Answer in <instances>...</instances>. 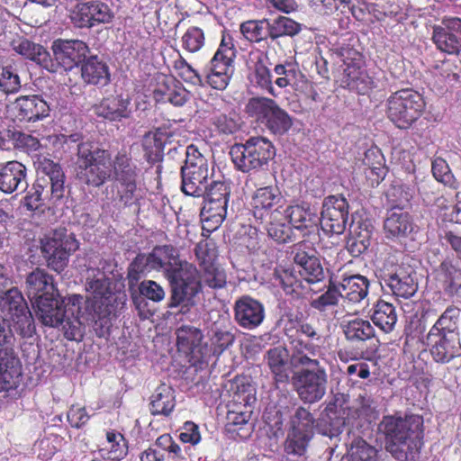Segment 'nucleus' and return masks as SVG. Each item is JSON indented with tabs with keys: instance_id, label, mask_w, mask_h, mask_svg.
I'll return each instance as SVG.
<instances>
[{
	"instance_id": "1",
	"label": "nucleus",
	"mask_w": 461,
	"mask_h": 461,
	"mask_svg": "<svg viewBox=\"0 0 461 461\" xmlns=\"http://www.w3.org/2000/svg\"><path fill=\"white\" fill-rule=\"evenodd\" d=\"M31 299L36 314L43 325L51 328H58L66 321V312H69L77 319L86 318L97 322L102 321L103 326L108 324L111 316H115L117 312L123 307L125 296L122 295L120 291L104 290L98 306H94L93 303L85 300L79 294H73L69 297L61 295L59 290H33Z\"/></svg>"
},
{
	"instance_id": "2",
	"label": "nucleus",
	"mask_w": 461,
	"mask_h": 461,
	"mask_svg": "<svg viewBox=\"0 0 461 461\" xmlns=\"http://www.w3.org/2000/svg\"><path fill=\"white\" fill-rule=\"evenodd\" d=\"M422 418L409 415L404 419L384 417L380 430L386 436V449L398 460L412 458L422 445Z\"/></svg>"
},
{
	"instance_id": "3",
	"label": "nucleus",
	"mask_w": 461,
	"mask_h": 461,
	"mask_svg": "<svg viewBox=\"0 0 461 461\" xmlns=\"http://www.w3.org/2000/svg\"><path fill=\"white\" fill-rule=\"evenodd\" d=\"M110 164L115 188L113 201L119 207L132 209L139 213L145 196L143 189L138 186L140 168L131 152L124 149L114 155Z\"/></svg>"
},
{
	"instance_id": "4",
	"label": "nucleus",
	"mask_w": 461,
	"mask_h": 461,
	"mask_svg": "<svg viewBox=\"0 0 461 461\" xmlns=\"http://www.w3.org/2000/svg\"><path fill=\"white\" fill-rule=\"evenodd\" d=\"M77 177L91 187H101L111 177V154L92 141L77 145Z\"/></svg>"
},
{
	"instance_id": "5",
	"label": "nucleus",
	"mask_w": 461,
	"mask_h": 461,
	"mask_svg": "<svg viewBox=\"0 0 461 461\" xmlns=\"http://www.w3.org/2000/svg\"><path fill=\"white\" fill-rule=\"evenodd\" d=\"M425 106V101L419 92L403 88L393 92L388 97L386 114L397 128L408 130L422 115Z\"/></svg>"
},
{
	"instance_id": "6",
	"label": "nucleus",
	"mask_w": 461,
	"mask_h": 461,
	"mask_svg": "<svg viewBox=\"0 0 461 461\" xmlns=\"http://www.w3.org/2000/svg\"><path fill=\"white\" fill-rule=\"evenodd\" d=\"M275 155L273 143L264 137H250L244 143H235L230 149L232 163L243 173L263 168Z\"/></svg>"
},
{
	"instance_id": "7",
	"label": "nucleus",
	"mask_w": 461,
	"mask_h": 461,
	"mask_svg": "<svg viewBox=\"0 0 461 461\" xmlns=\"http://www.w3.org/2000/svg\"><path fill=\"white\" fill-rule=\"evenodd\" d=\"M427 340L430 346V354L436 362L447 363L461 356L456 323L447 313H444L430 329Z\"/></svg>"
},
{
	"instance_id": "8",
	"label": "nucleus",
	"mask_w": 461,
	"mask_h": 461,
	"mask_svg": "<svg viewBox=\"0 0 461 461\" xmlns=\"http://www.w3.org/2000/svg\"><path fill=\"white\" fill-rule=\"evenodd\" d=\"M245 111L250 117L276 135H284L293 125V120L288 113L269 97L250 98L246 104Z\"/></svg>"
},
{
	"instance_id": "9",
	"label": "nucleus",
	"mask_w": 461,
	"mask_h": 461,
	"mask_svg": "<svg viewBox=\"0 0 461 461\" xmlns=\"http://www.w3.org/2000/svg\"><path fill=\"white\" fill-rule=\"evenodd\" d=\"M79 243L66 228H58L41 240V250L48 266L57 272L62 271L69 257L78 249Z\"/></svg>"
},
{
	"instance_id": "10",
	"label": "nucleus",
	"mask_w": 461,
	"mask_h": 461,
	"mask_svg": "<svg viewBox=\"0 0 461 461\" xmlns=\"http://www.w3.org/2000/svg\"><path fill=\"white\" fill-rule=\"evenodd\" d=\"M230 187L224 181H212L204 193L201 211L203 230L212 232L217 230L227 215Z\"/></svg>"
},
{
	"instance_id": "11",
	"label": "nucleus",
	"mask_w": 461,
	"mask_h": 461,
	"mask_svg": "<svg viewBox=\"0 0 461 461\" xmlns=\"http://www.w3.org/2000/svg\"><path fill=\"white\" fill-rule=\"evenodd\" d=\"M236 50L230 36L223 35L220 46L212 58L206 73V83L213 89L224 90L234 73Z\"/></svg>"
},
{
	"instance_id": "12",
	"label": "nucleus",
	"mask_w": 461,
	"mask_h": 461,
	"mask_svg": "<svg viewBox=\"0 0 461 461\" xmlns=\"http://www.w3.org/2000/svg\"><path fill=\"white\" fill-rule=\"evenodd\" d=\"M343 71L339 77L340 86L359 95L367 94L374 86V81L365 69L363 55L354 49L341 51Z\"/></svg>"
},
{
	"instance_id": "13",
	"label": "nucleus",
	"mask_w": 461,
	"mask_h": 461,
	"mask_svg": "<svg viewBox=\"0 0 461 461\" xmlns=\"http://www.w3.org/2000/svg\"><path fill=\"white\" fill-rule=\"evenodd\" d=\"M0 309L9 317L11 326L16 332L23 337L32 335L33 318L19 290H6L4 294L1 293Z\"/></svg>"
},
{
	"instance_id": "14",
	"label": "nucleus",
	"mask_w": 461,
	"mask_h": 461,
	"mask_svg": "<svg viewBox=\"0 0 461 461\" xmlns=\"http://www.w3.org/2000/svg\"><path fill=\"white\" fill-rule=\"evenodd\" d=\"M71 23L78 29H92L113 22L112 7L102 0L79 1L69 11Z\"/></svg>"
},
{
	"instance_id": "15",
	"label": "nucleus",
	"mask_w": 461,
	"mask_h": 461,
	"mask_svg": "<svg viewBox=\"0 0 461 461\" xmlns=\"http://www.w3.org/2000/svg\"><path fill=\"white\" fill-rule=\"evenodd\" d=\"M283 202V195L276 185L257 187L249 203L251 215L259 224L276 220V213L282 212Z\"/></svg>"
},
{
	"instance_id": "16",
	"label": "nucleus",
	"mask_w": 461,
	"mask_h": 461,
	"mask_svg": "<svg viewBox=\"0 0 461 461\" xmlns=\"http://www.w3.org/2000/svg\"><path fill=\"white\" fill-rule=\"evenodd\" d=\"M252 387L243 386L242 393L237 392L234 395L236 403L230 406L226 416V430L232 436L246 438L251 429L249 420L251 415L249 404L255 400Z\"/></svg>"
},
{
	"instance_id": "17",
	"label": "nucleus",
	"mask_w": 461,
	"mask_h": 461,
	"mask_svg": "<svg viewBox=\"0 0 461 461\" xmlns=\"http://www.w3.org/2000/svg\"><path fill=\"white\" fill-rule=\"evenodd\" d=\"M299 371L294 377L297 393L304 402L320 401L326 393L328 377L325 370L319 366Z\"/></svg>"
},
{
	"instance_id": "18",
	"label": "nucleus",
	"mask_w": 461,
	"mask_h": 461,
	"mask_svg": "<svg viewBox=\"0 0 461 461\" xmlns=\"http://www.w3.org/2000/svg\"><path fill=\"white\" fill-rule=\"evenodd\" d=\"M319 221L324 232L341 234L346 230L348 219V203L339 195H329L322 203V210Z\"/></svg>"
},
{
	"instance_id": "19",
	"label": "nucleus",
	"mask_w": 461,
	"mask_h": 461,
	"mask_svg": "<svg viewBox=\"0 0 461 461\" xmlns=\"http://www.w3.org/2000/svg\"><path fill=\"white\" fill-rule=\"evenodd\" d=\"M267 56L260 50L250 51L245 62L247 78L253 88L276 98L279 93L274 87L272 72L267 65Z\"/></svg>"
},
{
	"instance_id": "20",
	"label": "nucleus",
	"mask_w": 461,
	"mask_h": 461,
	"mask_svg": "<svg viewBox=\"0 0 461 461\" xmlns=\"http://www.w3.org/2000/svg\"><path fill=\"white\" fill-rule=\"evenodd\" d=\"M36 177L44 181L45 186L50 192L54 201H60L65 197L66 175L59 162H55L46 156L40 155L34 161Z\"/></svg>"
},
{
	"instance_id": "21",
	"label": "nucleus",
	"mask_w": 461,
	"mask_h": 461,
	"mask_svg": "<svg viewBox=\"0 0 461 461\" xmlns=\"http://www.w3.org/2000/svg\"><path fill=\"white\" fill-rule=\"evenodd\" d=\"M52 50L57 70L60 68L66 72H70L86 60L89 48L86 42L79 40L59 39L54 41Z\"/></svg>"
},
{
	"instance_id": "22",
	"label": "nucleus",
	"mask_w": 461,
	"mask_h": 461,
	"mask_svg": "<svg viewBox=\"0 0 461 461\" xmlns=\"http://www.w3.org/2000/svg\"><path fill=\"white\" fill-rule=\"evenodd\" d=\"M294 264L300 266V276L309 285L322 281L325 277L323 268L319 258L315 256L314 249L308 241H301L292 248Z\"/></svg>"
},
{
	"instance_id": "23",
	"label": "nucleus",
	"mask_w": 461,
	"mask_h": 461,
	"mask_svg": "<svg viewBox=\"0 0 461 461\" xmlns=\"http://www.w3.org/2000/svg\"><path fill=\"white\" fill-rule=\"evenodd\" d=\"M152 95L156 103H169L174 106H183L189 100L190 92L176 77L159 75L156 77Z\"/></svg>"
},
{
	"instance_id": "24",
	"label": "nucleus",
	"mask_w": 461,
	"mask_h": 461,
	"mask_svg": "<svg viewBox=\"0 0 461 461\" xmlns=\"http://www.w3.org/2000/svg\"><path fill=\"white\" fill-rule=\"evenodd\" d=\"M461 19L444 20L442 25L433 28L432 41L437 49L450 55H458L461 51Z\"/></svg>"
},
{
	"instance_id": "25",
	"label": "nucleus",
	"mask_w": 461,
	"mask_h": 461,
	"mask_svg": "<svg viewBox=\"0 0 461 461\" xmlns=\"http://www.w3.org/2000/svg\"><path fill=\"white\" fill-rule=\"evenodd\" d=\"M28 187L27 168L17 161L11 160L0 164V192L11 194L14 192H23Z\"/></svg>"
},
{
	"instance_id": "26",
	"label": "nucleus",
	"mask_w": 461,
	"mask_h": 461,
	"mask_svg": "<svg viewBox=\"0 0 461 461\" xmlns=\"http://www.w3.org/2000/svg\"><path fill=\"white\" fill-rule=\"evenodd\" d=\"M12 112L20 122H36L47 117L50 106L39 95H22L12 104Z\"/></svg>"
},
{
	"instance_id": "27",
	"label": "nucleus",
	"mask_w": 461,
	"mask_h": 461,
	"mask_svg": "<svg viewBox=\"0 0 461 461\" xmlns=\"http://www.w3.org/2000/svg\"><path fill=\"white\" fill-rule=\"evenodd\" d=\"M165 277L171 288H197L201 285L200 272L197 267L186 261L178 260L165 272Z\"/></svg>"
},
{
	"instance_id": "28",
	"label": "nucleus",
	"mask_w": 461,
	"mask_h": 461,
	"mask_svg": "<svg viewBox=\"0 0 461 461\" xmlns=\"http://www.w3.org/2000/svg\"><path fill=\"white\" fill-rule=\"evenodd\" d=\"M176 345L179 351L190 356L195 361H204L203 334L200 329L182 325L176 330Z\"/></svg>"
},
{
	"instance_id": "29",
	"label": "nucleus",
	"mask_w": 461,
	"mask_h": 461,
	"mask_svg": "<svg viewBox=\"0 0 461 461\" xmlns=\"http://www.w3.org/2000/svg\"><path fill=\"white\" fill-rule=\"evenodd\" d=\"M377 403L374 397L366 393H360L348 409L344 424L351 426H362V421L370 422L376 416Z\"/></svg>"
},
{
	"instance_id": "30",
	"label": "nucleus",
	"mask_w": 461,
	"mask_h": 461,
	"mask_svg": "<svg viewBox=\"0 0 461 461\" xmlns=\"http://www.w3.org/2000/svg\"><path fill=\"white\" fill-rule=\"evenodd\" d=\"M144 260V270L161 271L172 267L178 260L177 249L171 244L156 245L150 252L141 253Z\"/></svg>"
},
{
	"instance_id": "31",
	"label": "nucleus",
	"mask_w": 461,
	"mask_h": 461,
	"mask_svg": "<svg viewBox=\"0 0 461 461\" xmlns=\"http://www.w3.org/2000/svg\"><path fill=\"white\" fill-rule=\"evenodd\" d=\"M80 74L83 82L95 86H105L111 81L110 69L106 62L97 55L86 59L80 66Z\"/></svg>"
},
{
	"instance_id": "32",
	"label": "nucleus",
	"mask_w": 461,
	"mask_h": 461,
	"mask_svg": "<svg viewBox=\"0 0 461 461\" xmlns=\"http://www.w3.org/2000/svg\"><path fill=\"white\" fill-rule=\"evenodd\" d=\"M283 213L293 229L301 231L307 230L310 232L319 223L317 213L305 203L288 205L283 211Z\"/></svg>"
},
{
	"instance_id": "33",
	"label": "nucleus",
	"mask_w": 461,
	"mask_h": 461,
	"mask_svg": "<svg viewBox=\"0 0 461 461\" xmlns=\"http://www.w3.org/2000/svg\"><path fill=\"white\" fill-rule=\"evenodd\" d=\"M264 308L258 301L244 297L236 302L235 319L245 329H254L264 320Z\"/></svg>"
},
{
	"instance_id": "34",
	"label": "nucleus",
	"mask_w": 461,
	"mask_h": 461,
	"mask_svg": "<svg viewBox=\"0 0 461 461\" xmlns=\"http://www.w3.org/2000/svg\"><path fill=\"white\" fill-rule=\"evenodd\" d=\"M20 376L21 366L13 350L0 348V392L15 388Z\"/></svg>"
},
{
	"instance_id": "35",
	"label": "nucleus",
	"mask_w": 461,
	"mask_h": 461,
	"mask_svg": "<svg viewBox=\"0 0 461 461\" xmlns=\"http://www.w3.org/2000/svg\"><path fill=\"white\" fill-rule=\"evenodd\" d=\"M263 269L262 274L258 272L255 275V279L258 280L261 285L267 288H303L302 281L298 279L297 276L293 269L278 267L273 270L268 269L265 273Z\"/></svg>"
},
{
	"instance_id": "36",
	"label": "nucleus",
	"mask_w": 461,
	"mask_h": 461,
	"mask_svg": "<svg viewBox=\"0 0 461 461\" xmlns=\"http://www.w3.org/2000/svg\"><path fill=\"white\" fill-rule=\"evenodd\" d=\"M130 104L131 101L128 98H123L122 95H110L104 98L95 106V111L100 117L112 122H120L130 117L131 113Z\"/></svg>"
},
{
	"instance_id": "37",
	"label": "nucleus",
	"mask_w": 461,
	"mask_h": 461,
	"mask_svg": "<svg viewBox=\"0 0 461 461\" xmlns=\"http://www.w3.org/2000/svg\"><path fill=\"white\" fill-rule=\"evenodd\" d=\"M14 49L25 59L36 62L48 71L57 72L50 52L42 45L34 43L28 39H22L14 45Z\"/></svg>"
},
{
	"instance_id": "38",
	"label": "nucleus",
	"mask_w": 461,
	"mask_h": 461,
	"mask_svg": "<svg viewBox=\"0 0 461 461\" xmlns=\"http://www.w3.org/2000/svg\"><path fill=\"white\" fill-rule=\"evenodd\" d=\"M209 178V170L181 168V190L185 195L201 197L204 195Z\"/></svg>"
},
{
	"instance_id": "39",
	"label": "nucleus",
	"mask_w": 461,
	"mask_h": 461,
	"mask_svg": "<svg viewBox=\"0 0 461 461\" xmlns=\"http://www.w3.org/2000/svg\"><path fill=\"white\" fill-rule=\"evenodd\" d=\"M413 221L407 212H391L384 222L387 239L405 238L413 230Z\"/></svg>"
},
{
	"instance_id": "40",
	"label": "nucleus",
	"mask_w": 461,
	"mask_h": 461,
	"mask_svg": "<svg viewBox=\"0 0 461 461\" xmlns=\"http://www.w3.org/2000/svg\"><path fill=\"white\" fill-rule=\"evenodd\" d=\"M365 175L371 182V185H377L384 178L385 166L384 158L378 148L368 149L363 158Z\"/></svg>"
},
{
	"instance_id": "41",
	"label": "nucleus",
	"mask_w": 461,
	"mask_h": 461,
	"mask_svg": "<svg viewBox=\"0 0 461 461\" xmlns=\"http://www.w3.org/2000/svg\"><path fill=\"white\" fill-rule=\"evenodd\" d=\"M122 277L116 271L105 270V267L103 268H88L86 274V281L88 285L87 288H118V285L124 286L122 283Z\"/></svg>"
},
{
	"instance_id": "42",
	"label": "nucleus",
	"mask_w": 461,
	"mask_h": 461,
	"mask_svg": "<svg viewBox=\"0 0 461 461\" xmlns=\"http://www.w3.org/2000/svg\"><path fill=\"white\" fill-rule=\"evenodd\" d=\"M175 408L174 390L162 384L158 385L150 398V411L153 415H168Z\"/></svg>"
},
{
	"instance_id": "43",
	"label": "nucleus",
	"mask_w": 461,
	"mask_h": 461,
	"mask_svg": "<svg viewBox=\"0 0 461 461\" xmlns=\"http://www.w3.org/2000/svg\"><path fill=\"white\" fill-rule=\"evenodd\" d=\"M128 453V446L124 437L118 432L108 431L106 442L100 448L101 456L111 461H120Z\"/></svg>"
},
{
	"instance_id": "44",
	"label": "nucleus",
	"mask_w": 461,
	"mask_h": 461,
	"mask_svg": "<svg viewBox=\"0 0 461 461\" xmlns=\"http://www.w3.org/2000/svg\"><path fill=\"white\" fill-rule=\"evenodd\" d=\"M382 281L389 288H412L414 285L418 288L415 282V271L402 266H398L394 270L384 273Z\"/></svg>"
},
{
	"instance_id": "45",
	"label": "nucleus",
	"mask_w": 461,
	"mask_h": 461,
	"mask_svg": "<svg viewBox=\"0 0 461 461\" xmlns=\"http://www.w3.org/2000/svg\"><path fill=\"white\" fill-rule=\"evenodd\" d=\"M46 201L53 204L59 202L54 201L50 197V192L45 186L44 181L39 180L36 177L32 187L27 191L25 196L23 197V206L28 211L35 212L36 210H39Z\"/></svg>"
},
{
	"instance_id": "46",
	"label": "nucleus",
	"mask_w": 461,
	"mask_h": 461,
	"mask_svg": "<svg viewBox=\"0 0 461 461\" xmlns=\"http://www.w3.org/2000/svg\"><path fill=\"white\" fill-rule=\"evenodd\" d=\"M288 351L282 346L267 351V365L277 381L283 382L288 378Z\"/></svg>"
},
{
	"instance_id": "47",
	"label": "nucleus",
	"mask_w": 461,
	"mask_h": 461,
	"mask_svg": "<svg viewBox=\"0 0 461 461\" xmlns=\"http://www.w3.org/2000/svg\"><path fill=\"white\" fill-rule=\"evenodd\" d=\"M240 32L246 41L260 43L270 39L269 20H248L240 23Z\"/></svg>"
},
{
	"instance_id": "48",
	"label": "nucleus",
	"mask_w": 461,
	"mask_h": 461,
	"mask_svg": "<svg viewBox=\"0 0 461 461\" xmlns=\"http://www.w3.org/2000/svg\"><path fill=\"white\" fill-rule=\"evenodd\" d=\"M146 272L149 271L144 270L142 254H138L128 267L127 279L129 288H161L155 281L142 280L146 276Z\"/></svg>"
},
{
	"instance_id": "49",
	"label": "nucleus",
	"mask_w": 461,
	"mask_h": 461,
	"mask_svg": "<svg viewBox=\"0 0 461 461\" xmlns=\"http://www.w3.org/2000/svg\"><path fill=\"white\" fill-rule=\"evenodd\" d=\"M142 148L144 157L149 163L154 164L160 161L164 155V135L158 131L146 133L142 139Z\"/></svg>"
},
{
	"instance_id": "50",
	"label": "nucleus",
	"mask_w": 461,
	"mask_h": 461,
	"mask_svg": "<svg viewBox=\"0 0 461 461\" xmlns=\"http://www.w3.org/2000/svg\"><path fill=\"white\" fill-rule=\"evenodd\" d=\"M372 321L385 333L391 332L397 322V314L393 304L384 301L378 302L372 315Z\"/></svg>"
},
{
	"instance_id": "51",
	"label": "nucleus",
	"mask_w": 461,
	"mask_h": 461,
	"mask_svg": "<svg viewBox=\"0 0 461 461\" xmlns=\"http://www.w3.org/2000/svg\"><path fill=\"white\" fill-rule=\"evenodd\" d=\"M302 31V24L287 16H278L269 21V35L272 41L281 37H294Z\"/></svg>"
},
{
	"instance_id": "52",
	"label": "nucleus",
	"mask_w": 461,
	"mask_h": 461,
	"mask_svg": "<svg viewBox=\"0 0 461 461\" xmlns=\"http://www.w3.org/2000/svg\"><path fill=\"white\" fill-rule=\"evenodd\" d=\"M294 348L297 352L294 356V360L308 367H315L319 366V361L312 357L317 356L320 353V347L309 342L308 339L300 338L293 342Z\"/></svg>"
},
{
	"instance_id": "53",
	"label": "nucleus",
	"mask_w": 461,
	"mask_h": 461,
	"mask_svg": "<svg viewBox=\"0 0 461 461\" xmlns=\"http://www.w3.org/2000/svg\"><path fill=\"white\" fill-rule=\"evenodd\" d=\"M211 344L203 345L204 361L211 356L221 355L234 341V336L228 330H217L210 339Z\"/></svg>"
},
{
	"instance_id": "54",
	"label": "nucleus",
	"mask_w": 461,
	"mask_h": 461,
	"mask_svg": "<svg viewBox=\"0 0 461 461\" xmlns=\"http://www.w3.org/2000/svg\"><path fill=\"white\" fill-rule=\"evenodd\" d=\"M243 246L247 249L251 262L259 261L263 256L267 255V239L263 233L259 234L257 229L250 230L243 238Z\"/></svg>"
},
{
	"instance_id": "55",
	"label": "nucleus",
	"mask_w": 461,
	"mask_h": 461,
	"mask_svg": "<svg viewBox=\"0 0 461 461\" xmlns=\"http://www.w3.org/2000/svg\"><path fill=\"white\" fill-rule=\"evenodd\" d=\"M273 71L276 75L275 84L279 88L291 86L300 74L298 64L289 59H285L283 62L275 65Z\"/></svg>"
},
{
	"instance_id": "56",
	"label": "nucleus",
	"mask_w": 461,
	"mask_h": 461,
	"mask_svg": "<svg viewBox=\"0 0 461 461\" xmlns=\"http://www.w3.org/2000/svg\"><path fill=\"white\" fill-rule=\"evenodd\" d=\"M436 278L443 288H461V269L450 260H444L436 270Z\"/></svg>"
},
{
	"instance_id": "57",
	"label": "nucleus",
	"mask_w": 461,
	"mask_h": 461,
	"mask_svg": "<svg viewBox=\"0 0 461 461\" xmlns=\"http://www.w3.org/2000/svg\"><path fill=\"white\" fill-rule=\"evenodd\" d=\"M6 137L12 141L14 149L32 154L41 147L40 140L31 135L16 130H7Z\"/></svg>"
},
{
	"instance_id": "58",
	"label": "nucleus",
	"mask_w": 461,
	"mask_h": 461,
	"mask_svg": "<svg viewBox=\"0 0 461 461\" xmlns=\"http://www.w3.org/2000/svg\"><path fill=\"white\" fill-rule=\"evenodd\" d=\"M133 302L140 312V315L148 318L152 314L149 308V301L160 302L165 297L164 290H133Z\"/></svg>"
},
{
	"instance_id": "59",
	"label": "nucleus",
	"mask_w": 461,
	"mask_h": 461,
	"mask_svg": "<svg viewBox=\"0 0 461 461\" xmlns=\"http://www.w3.org/2000/svg\"><path fill=\"white\" fill-rule=\"evenodd\" d=\"M345 334L350 340H366L374 337L375 330L368 321L354 319L345 326Z\"/></svg>"
},
{
	"instance_id": "60",
	"label": "nucleus",
	"mask_w": 461,
	"mask_h": 461,
	"mask_svg": "<svg viewBox=\"0 0 461 461\" xmlns=\"http://www.w3.org/2000/svg\"><path fill=\"white\" fill-rule=\"evenodd\" d=\"M205 44V34L202 28L190 26L181 37L182 48L189 53H196Z\"/></svg>"
},
{
	"instance_id": "61",
	"label": "nucleus",
	"mask_w": 461,
	"mask_h": 461,
	"mask_svg": "<svg viewBox=\"0 0 461 461\" xmlns=\"http://www.w3.org/2000/svg\"><path fill=\"white\" fill-rule=\"evenodd\" d=\"M240 118L235 113H215L212 118V124L216 128L220 134L230 135L238 131L240 128Z\"/></svg>"
},
{
	"instance_id": "62",
	"label": "nucleus",
	"mask_w": 461,
	"mask_h": 461,
	"mask_svg": "<svg viewBox=\"0 0 461 461\" xmlns=\"http://www.w3.org/2000/svg\"><path fill=\"white\" fill-rule=\"evenodd\" d=\"M200 274L201 285L197 288H223L226 285V275L217 265L203 267Z\"/></svg>"
},
{
	"instance_id": "63",
	"label": "nucleus",
	"mask_w": 461,
	"mask_h": 461,
	"mask_svg": "<svg viewBox=\"0 0 461 461\" xmlns=\"http://www.w3.org/2000/svg\"><path fill=\"white\" fill-rule=\"evenodd\" d=\"M173 68L185 82L193 86H203V77L181 55L174 61Z\"/></svg>"
},
{
	"instance_id": "64",
	"label": "nucleus",
	"mask_w": 461,
	"mask_h": 461,
	"mask_svg": "<svg viewBox=\"0 0 461 461\" xmlns=\"http://www.w3.org/2000/svg\"><path fill=\"white\" fill-rule=\"evenodd\" d=\"M348 461H376L377 451L362 439L354 441L348 450Z\"/></svg>"
}]
</instances>
